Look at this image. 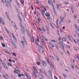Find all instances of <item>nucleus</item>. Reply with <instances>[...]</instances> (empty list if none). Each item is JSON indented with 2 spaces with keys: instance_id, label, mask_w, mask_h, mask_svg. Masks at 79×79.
<instances>
[{
  "instance_id": "f257e3e1",
  "label": "nucleus",
  "mask_w": 79,
  "mask_h": 79,
  "mask_svg": "<svg viewBox=\"0 0 79 79\" xmlns=\"http://www.w3.org/2000/svg\"><path fill=\"white\" fill-rule=\"evenodd\" d=\"M33 69L34 70V72H33V76H34V78H37V75L36 73H38V71H37V69L36 68L34 67H33Z\"/></svg>"
},
{
  "instance_id": "f03ea898",
  "label": "nucleus",
  "mask_w": 79,
  "mask_h": 79,
  "mask_svg": "<svg viewBox=\"0 0 79 79\" xmlns=\"http://www.w3.org/2000/svg\"><path fill=\"white\" fill-rule=\"evenodd\" d=\"M20 25L21 27V31L23 33V34H24L25 33V30H24V27L23 26L22 24L20 23Z\"/></svg>"
},
{
  "instance_id": "7ed1b4c3",
  "label": "nucleus",
  "mask_w": 79,
  "mask_h": 79,
  "mask_svg": "<svg viewBox=\"0 0 79 79\" xmlns=\"http://www.w3.org/2000/svg\"><path fill=\"white\" fill-rule=\"evenodd\" d=\"M5 0V2L6 3V5L7 6V7H8L9 6H11V5L10 4V2L9 1H6Z\"/></svg>"
},
{
  "instance_id": "20e7f679",
  "label": "nucleus",
  "mask_w": 79,
  "mask_h": 79,
  "mask_svg": "<svg viewBox=\"0 0 79 79\" xmlns=\"http://www.w3.org/2000/svg\"><path fill=\"white\" fill-rule=\"evenodd\" d=\"M35 41H36L35 43H36V45H37V46H38V47H40V45H39V44H38V42H39V38H38V39L36 40Z\"/></svg>"
},
{
  "instance_id": "39448f33",
  "label": "nucleus",
  "mask_w": 79,
  "mask_h": 79,
  "mask_svg": "<svg viewBox=\"0 0 79 79\" xmlns=\"http://www.w3.org/2000/svg\"><path fill=\"white\" fill-rule=\"evenodd\" d=\"M26 31H27V35L28 36V37L29 39H30V38H31V35H30V31H29L26 30Z\"/></svg>"
},
{
  "instance_id": "423d86ee",
  "label": "nucleus",
  "mask_w": 79,
  "mask_h": 79,
  "mask_svg": "<svg viewBox=\"0 0 79 79\" xmlns=\"http://www.w3.org/2000/svg\"><path fill=\"white\" fill-rule=\"evenodd\" d=\"M0 24L2 23L3 25H5V22L3 21L2 18L1 17H0Z\"/></svg>"
},
{
  "instance_id": "0eeeda50",
  "label": "nucleus",
  "mask_w": 79,
  "mask_h": 79,
  "mask_svg": "<svg viewBox=\"0 0 79 79\" xmlns=\"http://www.w3.org/2000/svg\"><path fill=\"white\" fill-rule=\"evenodd\" d=\"M48 4H51L52 6H53L52 5H53V2H52V0H48Z\"/></svg>"
},
{
  "instance_id": "6e6552de",
  "label": "nucleus",
  "mask_w": 79,
  "mask_h": 79,
  "mask_svg": "<svg viewBox=\"0 0 79 79\" xmlns=\"http://www.w3.org/2000/svg\"><path fill=\"white\" fill-rule=\"evenodd\" d=\"M24 74L25 75H26V76H27V78H28V79H31V76H30L29 74H27V73H25Z\"/></svg>"
},
{
  "instance_id": "1a4fd4ad",
  "label": "nucleus",
  "mask_w": 79,
  "mask_h": 79,
  "mask_svg": "<svg viewBox=\"0 0 79 79\" xmlns=\"http://www.w3.org/2000/svg\"><path fill=\"white\" fill-rule=\"evenodd\" d=\"M58 44H59V45H61V47L64 46V43H63V42H59L58 43Z\"/></svg>"
},
{
  "instance_id": "9d476101",
  "label": "nucleus",
  "mask_w": 79,
  "mask_h": 79,
  "mask_svg": "<svg viewBox=\"0 0 79 79\" xmlns=\"http://www.w3.org/2000/svg\"><path fill=\"white\" fill-rule=\"evenodd\" d=\"M43 66H44V67H46L47 66V64L45 61H43L42 62Z\"/></svg>"
},
{
  "instance_id": "9b49d317",
  "label": "nucleus",
  "mask_w": 79,
  "mask_h": 79,
  "mask_svg": "<svg viewBox=\"0 0 79 79\" xmlns=\"http://www.w3.org/2000/svg\"><path fill=\"white\" fill-rule=\"evenodd\" d=\"M38 77L40 79H43V76H42V75L41 74L39 75Z\"/></svg>"
},
{
  "instance_id": "f8f14e48",
  "label": "nucleus",
  "mask_w": 79,
  "mask_h": 79,
  "mask_svg": "<svg viewBox=\"0 0 79 79\" xmlns=\"http://www.w3.org/2000/svg\"><path fill=\"white\" fill-rule=\"evenodd\" d=\"M6 15V17L7 18V19L9 20V21H11V19H10V17H9V15H8V13H7V12H5Z\"/></svg>"
},
{
  "instance_id": "ddd939ff",
  "label": "nucleus",
  "mask_w": 79,
  "mask_h": 79,
  "mask_svg": "<svg viewBox=\"0 0 79 79\" xmlns=\"http://www.w3.org/2000/svg\"><path fill=\"white\" fill-rule=\"evenodd\" d=\"M31 40L33 43H34V42H35V40L34 39V38H33V37H31Z\"/></svg>"
},
{
  "instance_id": "4468645a",
  "label": "nucleus",
  "mask_w": 79,
  "mask_h": 79,
  "mask_svg": "<svg viewBox=\"0 0 79 79\" xmlns=\"http://www.w3.org/2000/svg\"><path fill=\"white\" fill-rule=\"evenodd\" d=\"M12 23L14 25V26L15 29H16V30H17L18 29L17 28V27H16V24H15V23L13 22H12Z\"/></svg>"
},
{
  "instance_id": "2eb2a0df",
  "label": "nucleus",
  "mask_w": 79,
  "mask_h": 79,
  "mask_svg": "<svg viewBox=\"0 0 79 79\" xmlns=\"http://www.w3.org/2000/svg\"><path fill=\"white\" fill-rule=\"evenodd\" d=\"M52 7L53 8V10L54 13L56 15H57V13H56V11L55 10V7L53 5H52Z\"/></svg>"
},
{
  "instance_id": "dca6fc26",
  "label": "nucleus",
  "mask_w": 79,
  "mask_h": 79,
  "mask_svg": "<svg viewBox=\"0 0 79 79\" xmlns=\"http://www.w3.org/2000/svg\"><path fill=\"white\" fill-rule=\"evenodd\" d=\"M15 71H19V72H20V70H19V69L17 67L15 68Z\"/></svg>"
},
{
  "instance_id": "f3484780",
  "label": "nucleus",
  "mask_w": 79,
  "mask_h": 79,
  "mask_svg": "<svg viewBox=\"0 0 79 79\" xmlns=\"http://www.w3.org/2000/svg\"><path fill=\"white\" fill-rule=\"evenodd\" d=\"M60 19L62 21H63L64 20V18L61 17V16H60Z\"/></svg>"
},
{
  "instance_id": "a211bd4d",
  "label": "nucleus",
  "mask_w": 79,
  "mask_h": 79,
  "mask_svg": "<svg viewBox=\"0 0 79 79\" xmlns=\"http://www.w3.org/2000/svg\"><path fill=\"white\" fill-rule=\"evenodd\" d=\"M55 58L58 61H60L59 60V58H58V57L57 56H55Z\"/></svg>"
},
{
  "instance_id": "6ab92c4d",
  "label": "nucleus",
  "mask_w": 79,
  "mask_h": 79,
  "mask_svg": "<svg viewBox=\"0 0 79 79\" xmlns=\"http://www.w3.org/2000/svg\"><path fill=\"white\" fill-rule=\"evenodd\" d=\"M45 16H46L47 17H50V15H48V13H46L45 14Z\"/></svg>"
},
{
  "instance_id": "aec40b11",
  "label": "nucleus",
  "mask_w": 79,
  "mask_h": 79,
  "mask_svg": "<svg viewBox=\"0 0 79 79\" xmlns=\"http://www.w3.org/2000/svg\"><path fill=\"white\" fill-rule=\"evenodd\" d=\"M74 6H72L71 7V11H72V13H74V11L73 10V9L74 8Z\"/></svg>"
},
{
  "instance_id": "412c9836",
  "label": "nucleus",
  "mask_w": 79,
  "mask_h": 79,
  "mask_svg": "<svg viewBox=\"0 0 79 79\" xmlns=\"http://www.w3.org/2000/svg\"><path fill=\"white\" fill-rule=\"evenodd\" d=\"M39 70L40 71V72L42 73V74L44 73V71L42 70V69H39Z\"/></svg>"
},
{
  "instance_id": "4be33fe9",
  "label": "nucleus",
  "mask_w": 79,
  "mask_h": 79,
  "mask_svg": "<svg viewBox=\"0 0 79 79\" xmlns=\"http://www.w3.org/2000/svg\"><path fill=\"white\" fill-rule=\"evenodd\" d=\"M21 42L22 43V45H23V48H24V46H25V45L24 44V41H21Z\"/></svg>"
},
{
  "instance_id": "5701e85b",
  "label": "nucleus",
  "mask_w": 79,
  "mask_h": 79,
  "mask_svg": "<svg viewBox=\"0 0 79 79\" xmlns=\"http://www.w3.org/2000/svg\"><path fill=\"white\" fill-rule=\"evenodd\" d=\"M74 26H75V27L76 28V29L77 31L78 32H79V28H77V26H76V24H74Z\"/></svg>"
},
{
  "instance_id": "b1692460",
  "label": "nucleus",
  "mask_w": 79,
  "mask_h": 79,
  "mask_svg": "<svg viewBox=\"0 0 79 79\" xmlns=\"http://www.w3.org/2000/svg\"><path fill=\"white\" fill-rule=\"evenodd\" d=\"M41 37L45 40V41H48V40L47 39V38H45V37H44V36H41Z\"/></svg>"
},
{
  "instance_id": "393cba45",
  "label": "nucleus",
  "mask_w": 79,
  "mask_h": 79,
  "mask_svg": "<svg viewBox=\"0 0 79 79\" xmlns=\"http://www.w3.org/2000/svg\"><path fill=\"white\" fill-rule=\"evenodd\" d=\"M46 61L47 63L48 64H49L50 63V62L49 61V60H48V59H47V57H46Z\"/></svg>"
},
{
  "instance_id": "a878e982",
  "label": "nucleus",
  "mask_w": 79,
  "mask_h": 79,
  "mask_svg": "<svg viewBox=\"0 0 79 79\" xmlns=\"http://www.w3.org/2000/svg\"><path fill=\"white\" fill-rule=\"evenodd\" d=\"M49 74L50 76L52 77V72H51V71H49Z\"/></svg>"
},
{
  "instance_id": "bb28decb",
  "label": "nucleus",
  "mask_w": 79,
  "mask_h": 79,
  "mask_svg": "<svg viewBox=\"0 0 79 79\" xmlns=\"http://www.w3.org/2000/svg\"><path fill=\"white\" fill-rule=\"evenodd\" d=\"M62 42H64V41H66V39L65 38H63L62 39Z\"/></svg>"
},
{
  "instance_id": "cd10ccee",
  "label": "nucleus",
  "mask_w": 79,
  "mask_h": 79,
  "mask_svg": "<svg viewBox=\"0 0 79 79\" xmlns=\"http://www.w3.org/2000/svg\"><path fill=\"white\" fill-rule=\"evenodd\" d=\"M40 21H41V20L39 18L37 20V22L38 23H40Z\"/></svg>"
},
{
  "instance_id": "c85d7f7f",
  "label": "nucleus",
  "mask_w": 79,
  "mask_h": 79,
  "mask_svg": "<svg viewBox=\"0 0 79 79\" xmlns=\"http://www.w3.org/2000/svg\"><path fill=\"white\" fill-rule=\"evenodd\" d=\"M23 40L26 43V45L27 46L28 45L27 44V42H26V39H25V38H24Z\"/></svg>"
},
{
  "instance_id": "c756f323",
  "label": "nucleus",
  "mask_w": 79,
  "mask_h": 79,
  "mask_svg": "<svg viewBox=\"0 0 79 79\" xmlns=\"http://www.w3.org/2000/svg\"><path fill=\"white\" fill-rule=\"evenodd\" d=\"M37 16H39V17H40V13L37 12Z\"/></svg>"
},
{
  "instance_id": "7c9ffc66",
  "label": "nucleus",
  "mask_w": 79,
  "mask_h": 79,
  "mask_svg": "<svg viewBox=\"0 0 79 79\" xmlns=\"http://www.w3.org/2000/svg\"><path fill=\"white\" fill-rule=\"evenodd\" d=\"M4 28L5 31L6 32H7V34H9V32H8V31L7 30V28H5V27Z\"/></svg>"
},
{
  "instance_id": "2f4dec72",
  "label": "nucleus",
  "mask_w": 79,
  "mask_h": 79,
  "mask_svg": "<svg viewBox=\"0 0 79 79\" xmlns=\"http://www.w3.org/2000/svg\"><path fill=\"white\" fill-rule=\"evenodd\" d=\"M20 2L22 4H24V1L23 0H21Z\"/></svg>"
},
{
  "instance_id": "473e14b6",
  "label": "nucleus",
  "mask_w": 79,
  "mask_h": 79,
  "mask_svg": "<svg viewBox=\"0 0 79 79\" xmlns=\"http://www.w3.org/2000/svg\"><path fill=\"white\" fill-rule=\"evenodd\" d=\"M12 44L13 45L14 47L15 48H16V45H15V43H12Z\"/></svg>"
},
{
  "instance_id": "72a5a7b5",
  "label": "nucleus",
  "mask_w": 79,
  "mask_h": 79,
  "mask_svg": "<svg viewBox=\"0 0 79 79\" xmlns=\"http://www.w3.org/2000/svg\"><path fill=\"white\" fill-rule=\"evenodd\" d=\"M56 6H57V10H60V6H59L58 5H57Z\"/></svg>"
},
{
  "instance_id": "f704fd0d",
  "label": "nucleus",
  "mask_w": 79,
  "mask_h": 79,
  "mask_svg": "<svg viewBox=\"0 0 79 79\" xmlns=\"http://www.w3.org/2000/svg\"><path fill=\"white\" fill-rule=\"evenodd\" d=\"M13 38L15 40V42L17 43V40H16V38L14 36V37H13Z\"/></svg>"
},
{
  "instance_id": "c9c22d12",
  "label": "nucleus",
  "mask_w": 79,
  "mask_h": 79,
  "mask_svg": "<svg viewBox=\"0 0 79 79\" xmlns=\"http://www.w3.org/2000/svg\"><path fill=\"white\" fill-rule=\"evenodd\" d=\"M40 48H38L39 52H40V49H41V46H39Z\"/></svg>"
},
{
  "instance_id": "e433bc0d",
  "label": "nucleus",
  "mask_w": 79,
  "mask_h": 79,
  "mask_svg": "<svg viewBox=\"0 0 79 79\" xmlns=\"http://www.w3.org/2000/svg\"><path fill=\"white\" fill-rule=\"evenodd\" d=\"M50 56L51 59L52 60H54V58H53V56Z\"/></svg>"
},
{
  "instance_id": "4c0bfd02",
  "label": "nucleus",
  "mask_w": 79,
  "mask_h": 79,
  "mask_svg": "<svg viewBox=\"0 0 79 79\" xmlns=\"http://www.w3.org/2000/svg\"><path fill=\"white\" fill-rule=\"evenodd\" d=\"M8 65L9 66H11V67H13V66L10 63H8Z\"/></svg>"
},
{
  "instance_id": "58836bf2",
  "label": "nucleus",
  "mask_w": 79,
  "mask_h": 79,
  "mask_svg": "<svg viewBox=\"0 0 79 79\" xmlns=\"http://www.w3.org/2000/svg\"><path fill=\"white\" fill-rule=\"evenodd\" d=\"M50 24L52 27L53 28V29H55V27H53V25H52V23H50Z\"/></svg>"
},
{
  "instance_id": "ea45409f",
  "label": "nucleus",
  "mask_w": 79,
  "mask_h": 79,
  "mask_svg": "<svg viewBox=\"0 0 79 79\" xmlns=\"http://www.w3.org/2000/svg\"><path fill=\"white\" fill-rule=\"evenodd\" d=\"M64 3L65 5H68V4H69V3H68V2H64Z\"/></svg>"
},
{
  "instance_id": "a19ab883",
  "label": "nucleus",
  "mask_w": 79,
  "mask_h": 79,
  "mask_svg": "<svg viewBox=\"0 0 79 79\" xmlns=\"http://www.w3.org/2000/svg\"><path fill=\"white\" fill-rule=\"evenodd\" d=\"M57 34L58 35H60V33L59 32V31L58 30H57Z\"/></svg>"
},
{
  "instance_id": "79ce46f5",
  "label": "nucleus",
  "mask_w": 79,
  "mask_h": 79,
  "mask_svg": "<svg viewBox=\"0 0 79 79\" xmlns=\"http://www.w3.org/2000/svg\"><path fill=\"white\" fill-rule=\"evenodd\" d=\"M14 72L16 74H18V73H21V72H17L15 70L14 71Z\"/></svg>"
},
{
  "instance_id": "37998d69",
  "label": "nucleus",
  "mask_w": 79,
  "mask_h": 79,
  "mask_svg": "<svg viewBox=\"0 0 79 79\" xmlns=\"http://www.w3.org/2000/svg\"><path fill=\"white\" fill-rule=\"evenodd\" d=\"M4 68H5V69H8V67H7V66H6V65L4 66Z\"/></svg>"
},
{
  "instance_id": "c03bdc74",
  "label": "nucleus",
  "mask_w": 79,
  "mask_h": 79,
  "mask_svg": "<svg viewBox=\"0 0 79 79\" xmlns=\"http://www.w3.org/2000/svg\"><path fill=\"white\" fill-rule=\"evenodd\" d=\"M41 48H42L43 49H44V48H45V47L43 45H42L41 46Z\"/></svg>"
},
{
  "instance_id": "a18cd8bd",
  "label": "nucleus",
  "mask_w": 79,
  "mask_h": 79,
  "mask_svg": "<svg viewBox=\"0 0 79 79\" xmlns=\"http://www.w3.org/2000/svg\"><path fill=\"white\" fill-rule=\"evenodd\" d=\"M65 46L66 47H67V48H69V46L68 44H65Z\"/></svg>"
},
{
  "instance_id": "49530a36",
  "label": "nucleus",
  "mask_w": 79,
  "mask_h": 79,
  "mask_svg": "<svg viewBox=\"0 0 79 79\" xmlns=\"http://www.w3.org/2000/svg\"><path fill=\"white\" fill-rule=\"evenodd\" d=\"M73 48L75 50H76V51H77V48H76V47H74Z\"/></svg>"
},
{
  "instance_id": "de8ad7c7",
  "label": "nucleus",
  "mask_w": 79,
  "mask_h": 79,
  "mask_svg": "<svg viewBox=\"0 0 79 79\" xmlns=\"http://www.w3.org/2000/svg\"><path fill=\"white\" fill-rule=\"evenodd\" d=\"M12 55H13L14 56H16V53H13Z\"/></svg>"
},
{
  "instance_id": "09e8293b",
  "label": "nucleus",
  "mask_w": 79,
  "mask_h": 79,
  "mask_svg": "<svg viewBox=\"0 0 79 79\" xmlns=\"http://www.w3.org/2000/svg\"><path fill=\"white\" fill-rule=\"evenodd\" d=\"M42 13L43 15H44V14H45V11L44 10H43V11H42Z\"/></svg>"
},
{
  "instance_id": "8fccbe9b",
  "label": "nucleus",
  "mask_w": 79,
  "mask_h": 79,
  "mask_svg": "<svg viewBox=\"0 0 79 79\" xmlns=\"http://www.w3.org/2000/svg\"><path fill=\"white\" fill-rule=\"evenodd\" d=\"M36 64H38V65H40V62H37L36 63Z\"/></svg>"
},
{
  "instance_id": "3c124183",
  "label": "nucleus",
  "mask_w": 79,
  "mask_h": 79,
  "mask_svg": "<svg viewBox=\"0 0 79 79\" xmlns=\"http://www.w3.org/2000/svg\"><path fill=\"white\" fill-rule=\"evenodd\" d=\"M17 16L19 18V19H21V17H20V16H19V15H17Z\"/></svg>"
},
{
  "instance_id": "603ef678",
  "label": "nucleus",
  "mask_w": 79,
  "mask_h": 79,
  "mask_svg": "<svg viewBox=\"0 0 79 79\" xmlns=\"http://www.w3.org/2000/svg\"><path fill=\"white\" fill-rule=\"evenodd\" d=\"M17 16L19 18V19H21V17H20V16H19V15H17Z\"/></svg>"
},
{
  "instance_id": "864d4df0",
  "label": "nucleus",
  "mask_w": 79,
  "mask_h": 79,
  "mask_svg": "<svg viewBox=\"0 0 79 79\" xmlns=\"http://www.w3.org/2000/svg\"><path fill=\"white\" fill-rule=\"evenodd\" d=\"M2 76H3V77L5 78V79H7V78L5 76V75H2Z\"/></svg>"
},
{
  "instance_id": "5fc2aeb1",
  "label": "nucleus",
  "mask_w": 79,
  "mask_h": 79,
  "mask_svg": "<svg viewBox=\"0 0 79 79\" xmlns=\"http://www.w3.org/2000/svg\"><path fill=\"white\" fill-rule=\"evenodd\" d=\"M2 65L4 67L6 65V64H5V63H2Z\"/></svg>"
},
{
  "instance_id": "6e6d98bb",
  "label": "nucleus",
  "mask_w": 79,
  "mask_h": 79,
  "mask_svg": "<svg viewBox=\"0 0 79 79\" xmlns=\"http://www.w3.org/2000/svg\"><path fill=\"white\" fill-rule=\"evenodd\" d=\"M50 66H51V68H54V66H53V64H51V65H50Z\"/></svg>"
},
{
  "instance_id": "4d7b16f0",
  "label": "nucleus",
  "mask_w": 79,
  "mask_h": 79,
  "mask_svg": "<svg viewBox=\"0 0 79 79\" xmlns=\"http://www.w3.org/2000/svg\"><path fill=\"white\" fill-rule=\"evenodd\" d=\"M17 4L18 5V6H19V7H20V4H19V3L18 2H17Z\"/></svg>"
},
{
  "instance_id": "13d9d810",
  "label": "nucleus",
  "mask_w": 79,
  "mask_h": 79,
  "mask_svg": "<svg viewBox=\"0 0 79 79\" xmlns=\"http://www.w3.org/2000/svg\"><path fill=\"white\" fill-rule=\"evenodd\" d=\"M10 41L12 43V44H13V43H14V42L12 40V39H10Z\"/></svg>"
},
{
  "instance_id": "bf43d9fd",
  "label": "nucleus",
  "mask_w": 79,
  "mask_h": 79,
  "mask_svg": "<svg viewBox=\"0 0 79 79\" xmlns=\"http://www.w3.org/2000/svg\"><path fill=\"white\" fill-rule=\"evenodd\" d=\"M6 53H7V54H8V55H10V52H8V51H6Z\"/></svg>"
},
{
  "instance_id": "052dcab7",
  "label": "nucleus",
  "mask_w": 79,
  "mask_h": 79,
  "mask_svg": "<svg viewBox=\"0 0 79 79\" xmlns=\"http://www.w3.org/2000/svg\"><path fill=\"white\" fill-rule=\"evenodd\" d=\"M71 65L72 66V69H74V66H73V64H71Z\"/></svg>"
},
{
  "instance_id": "680f3d73",
  "label": "nucleus",
  "mask_w": 79,
  "mask_h": 79,
  "mask_svg": "<svg viewBox=\"0 0 79 79\" xmlns=\"http://www.w3.org/2000/svg\"><path fill=\"white\" fill-rule=\"evenodd\" d=\"M19 77H21V75L19 73V74L18 75Z\"/></svg>"
},
{
  "instance_id": "e2e57ef3",
  "label": "nucleus",
  "mask_w": 79,
  "mask_h": 79,
  "mask_svg": "<svg viewBox=\"0 0 79 79\" xmlns=\"http://www.w3.org/2000/svg\"><path fill=\"white\" fill-rule=\"evenodd\" d=\"M2 45L3 47H5V44H2Z\"/></svg>"
},
{
  "instance_id": "0e129e2a",
  "label": "nucleus",
  "mask_w": 79,
  "mask_h": 79,
  "mask_svg": "<svg viewBox=\"0 0 79 79\" xmlns=\"http://www.w3.org/2000/svg\"><path fill=\"white\" fill-rule=\"evenodd\" d=\"M27 71H28V72H30V71H31V69H27Z\"/></svg>"
},
{
  "instance_id": "69168bd1",
  "label": "nucleus",
  "mask_w": 79,
  "mask_h": 79,
  "mask_svg": "<svg viewBox=\"0 0 79 79\" xmlns=\"http://www.w3.org/2000/svg\"><path fill=\"white\" fill-rule=\"evenodd\" d=\"M63 76H64V77H67V76H66V75L63 74Z\"/></svg>"
},
{
  "instance_id": "338daca9",
  "label": "nucleus",
  "mask_w": 79,
  "mask_h": 79,
  "mask_svg": "<svg viewBox=\"0 0 79 79\" xmlns=\"http://www.w3.org/2000/svg\"><path fill=\"white\" fill-rule=\"evenodd\" d=\"M77 15H75L74 16V17L75 19H76V18H77Z\"/></svg>"
},
{
  "instance_id": "774afa93",
  "label": "nucleus",
  "mask_w": 79,
  "mask_h": 79,
  "mask_svg": "<svg viewBox=\"0 0 79 79\" xmlns=\"http://www.w3.org/2000/svg\"><path fill=\"white\" fill-rule=\"evenodd\" d=\"M78 60H79V56L77 55V57H76Z\"/></svg>"
}]
</instances>
